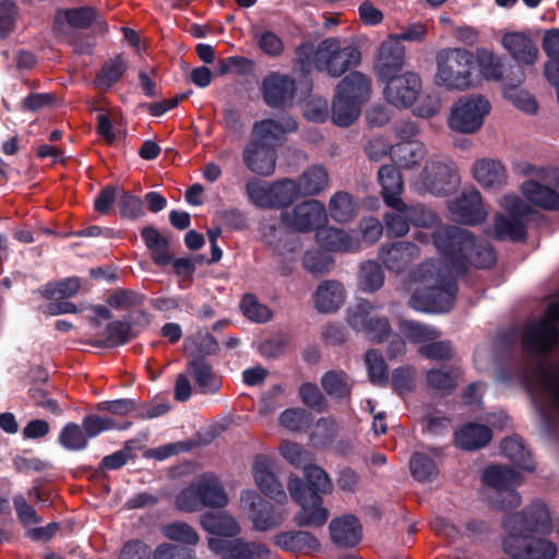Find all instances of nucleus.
Wrapping results in <instances>:
<instances>
[{
	"mask_svg": "<svg viewBox=\"0 0 559 559\" xmlns=\"http://www.w3.org/2000/svg\"><path fill=\"white\" fill-rule=\"evenodd\" d=\"M59 444L68 451H82L88 447V438L81 425L68 423L61 429L58 437Z\"/></svg>",
	"mask_w": 559,
	"mask_h": 559,
	"instance_id": "de8ad7c7",
	"label": "nucleus"
},
{
	"mask_svg": "<svg viewBox=\"0 0 559 559\" xmlns=\"http://www.w3.org/2000/svg\"><path fill=\"white\" fill-rule=\"evenodd\" d=\"M358 211V205L353 197L344 191L336 192L329 202L331 217L338 223L352 221Z\"/></svg>",
	"mask_w": 559,
	"mask_h": 559,
	"instance_id": "c03bdc74",
	"label": "nucleus"
},
{
	"mask_svg": "<svg viewBox=\"0 0 559 559\" xmlns=\"http://www.w3.org/2000/svg\"><path fill=\"white\" fill-rule=\"evenodd\" d=\"M150 249V257L153 262L158 266L171 265L177 276L183 281L192 282L195 267L193 261L186 258H175L174 253L169 250L170 247H147Z\"/></svg>",
	"mask_w": 559,
	"mask_h": 559,
	"instance_id": "c756f323",
	"label": "nucleus"
},
{
	"mask_svg": "<svg viewBox=\"0 0 559 559\" xmlns=\"http://www.w3.org/2000/svg\"><path fill=\"white\" fill-rule=\"evenodd\" d=\"M282 455L290 464L302 466L304 478L290 476L287 489L292 499L300 507L294 522L297 526H322L329 518V511L322 507L323 495L332 491V481L328 473L318 465L307 464L310 453L295 442H285Z\"/></svg>",
	"mask_w": 559,
	"mask_h": 559,
	"instance_id": "f257e3e1",
	"label": "nucleus"
},
{
	"mask_svg": "<svg viewBox=\"0 0 559 559\" xmlns=\"http://www.w3.org/2000/svg\"><path fill=\"white\" fill-rule=\"evenodd\" d=\"M440 249L439 254L445 255L447 253L454 252L460 257L464 264L461 277L464 278L466 284L473 286L477 281V273L471 272L474 269H489L497 261L495 247H437Z\"/></svg>",
	"mask_w": 559,
	"mask_h": 559,
	"instance_id": "f3484780",
	"label": "nucleus"
},
{
	"mask_svg": "<svg viewBox=\"0 0 559 559\" xmlns=\"http://www.w3.org/2000/svg\"><path fill=\"white\" fill-rule=\"evenodd\" d=\"M145 299L143 294L132 289L117 288L107 298V304L114 309H126L142 305Z\"/></svg>",
	"mask_w": 559,
	"mask_h": 559,
	"instance_id": "69168bd1",
	"label": "nucleus"
},
{
	"mask_svg": "<svg viewBox=\"0 0 559 559\" xmlns=\"http://www.w3.org/2000/svg\"><path fill=\"white\" fill-rule=\"evenodd\" d=\"M337 92L361 106L370 96L371 81L360 72H353L338 83Z\"/></svg>",
	"mask_w": 559,
	"mask_h": 559,
	"instance_id": "4c0bfd02",
	"label": "nucleus"
},
{
	"mask_svg": "<svg viewBox=\"0 0 559 559\" xmlns=\"http://www.w3.org/2000/svg\"><path fill=\"white\" fill-rule=\"evenodd\" d=\"M543 49L549 61L545 64V75L547 80L557 87L559 92V29L552 28L545 33L543 38Z\"/></svg>",
	"mask_w": 559,
	"mask_h": 559,
	"instance_id": "58836bf2",
	"label": "nucleus"
},
{
	"mask_svg": "<svg viewBox=\"0 0 559 559\" xmlns=\"http://www.w3.org/2000/svg\"><path fill=\"white\" fill-rule=\"evenodd\" d=\"M369 381L374 385L388 382V365L379 349H368L365 354Z\"/></svg>",
	"mask_w": 559,
	"mask_h": 559,
	"instance_id": "864d4df0",
	"label": "nucleus"
},
{
	"mask_svg": "<svg viewBox=\"0 0 559 559\" xmlns=\"http://www.w3.org/2000/svg\"><path fill=\"white\" fill-rule=\"evenodd\" d=\"M240 501L249 507L254 528L258 531L272 530L283 521L282 513L270 501L264 500L253 490H242Z\"/></svg>",
	"mask_w": 559,
	"mask_h": 559,
	"instance_id": "412c9836",
	"label": "nucleus"
},
{
	"mask_svg": "<svg viewBox=\"0 0 559 559\" xmlns=\"http://www.w3.org/2000/svg\"><path fill=\"white\" fill-rule=\"evenodd\" d=\"M80 288V278L72 276L55 283H48L40 293L48 299H66L74 296Z\"/></svg>",
	"mask_w": 559,
	"mask_h": 559,
	"instance_id": "bf43d9fd",
	"label": "nucleus"
},
{
	"mask_svg": "<svg viewBox=\"0 0 559 559\" xmlns=\"http://www.w3.org/2000/svg\"><path fill=\"white\" fill-rule=\"evenodd\" d=\"M163 533L170 540L190 546H195L200 540V536L197 531L186 522L177 521L167 524L164 527Z\"/></svg>",
	"mask_w": 559,
	"mask_h": 559,
	"instance_id": "052dcab7",
	"label": "nucleus"
},
{
	"mask_svg": "<svg viewBox=\"0 0 559 559\" xmlns=\"http://www.w3.org/2000/svg\"><path fill=\"white\" fill-rule=\"evenodd\" d=\"M559 342V302L547 306L538 321L527 323L521 335L523 353L534 358H546Z\"/></svg>",
	"mask_w": 559,
	"mask_h": 559,
	"instance_id": "6e6552de",
	"label": "nucleus"
},
{
	"mask_svg": "<svg viewBox=\"0 0 559 559\" xmlns=\"http://www.w3.org/2000/svg\"><path fill=\"white\" fill-rule=\"evenodd\" d=\"M297 181L285 179L272 183V207H283L292 204L299 195Z\"/></svg>",
	"mask_w": 559,
	"mask_h": 559,
	"instance_id": "5fc2aeb1",
	"label": "nucleus"
},
{
	"mask_svg": "<svg viewBox=\"0 0 559 559\" xmlns=\"http://www.w3.org/2000/svg\"><path fill=\"white\" fill-rule=\"evenodd\" d=\"M385 81L383 91L388 103L397 108H408L418 98L421 92V79L413 71L393 75Z\"/></svg>",
	"mask_w": 559,
	"mask_h": 559,
	"instance_id": "a211bd4d",
	"label": "nucleus"
},
{
	"mask_svg": "<svg viewBox=\"0 0 559 559\" xmlns=\"http://www.w3.org/2000/svg\"><path fill=\"white\" fill-rule=\"evenodd\" d=\"M500 206L507 211L512 218L502 214L495 216L491 237L497 241H523L525 240V227L519 217L527 216L532 210L523 199L515 194H507L501 198Z\"/></svg>",
	"mask_w": 559,
	"mask_h": 559,
	"instance_id": "9b49d317",
	"label": "nucleus"
},
{
	"mask_svg": "<svg viewBox=\"0 0 559 559\" xmlns=\"http://www.w3.org/2000/svg\"><path fill=\"white\" fill-rule=\"evenodd\" d=\"M360 114V106L336 92L332 105V120L340 127L352 124Z\"/></svg>",
	"mask_w": 559,
	"mask_h": 559,
	"instance_id": "49530a36",
	"label": "nucleus"
},
{
	"mask_svg": "<svg viewBox=\"0 0 559 559\" xmlns=\"http://www.w3.org/2000/svg\"><path fill=\"white\" fill-rule=\"evenodd\" d=\"M13 504L20 522L26 530V535L35 540V509L21 495L13 498Z\"/></svg>",
	"mask_w": 559,
	"mask_h": 559,
	"instance_id": "774afa93",
	"label": "nucleus"
},
{
	"mask_svg": "<svg viewBox=\"0 0 559 559\" xmlns=\"http://www.w3.org/2000/svg\"><path fill=\"white\" fill-rule=\"evenodd\" d=\"M459 183L460 177L454 166L436 157L426 163L417 182L420 190L436 195L452 192Z\"/></svg>",
	"mask_w": 559,
	"mask_h": 559,
	"instance_id": "2eb2a0df",
	"label": "nucleus"
},
{
	"mask_svg": "<svg viewBox=\"0 0 559 559\" xmlns=\"http://www.w3.org/2000/svg\"><path fill=\"white\" fill-rule=\"evenodd\" d=\"M81 426L88 440H91L105 431L116 429V420L110 417H103L98 414H87L82 418Z\"/></svg>",
	"mask_w": 559,
	"mask_h": 559,
	"instance_id": "0e129e2a",
	"label": "nucleus"
},
{
	"mask_svg": "<svg viewBox=\"0 0 559 559\" xmlns=\"http://www.w3.org/2000/svg\"><path fill=\"white\" fill-rule=\"evenodd\" d=\"M396 213L385 215L388 234L402 237L408 231V219L417 225L416 238L423 245H475L474 236L465 228L450 225H432L437 222L433 213L421 207L395 209Z\"/></svg>",
	"mask_w": 559,
	"mask_h": 559,
	"instance_id": "7ed1b4c3",
	"label": "nucleus"
},
{
	"mask_svg": "<svg viewBox=\"0 0 559 559\" xmlns=\"http://www.w3.org/2000/svg\"><path fill=\"white\" fill-rule=\"evenodd\" d=\"M282 223L289 229L299 233L317 230L316 237L320 245H347L352 238L340 228L325 226L328 213L324 204L318 200H308L292 210L281 213Z\"/></svg>",
	"mask_w": 559,
	"mask_h": 559,
	"instance_id": "423d86ee",
	"label": "nucleus"
},
{
	"mask_svg": "<svg viewBox=\"0 0 559 559\" xmlns=\"http://www.w3.org/2000/svg\"><path fill=\"white\" fill-rule=\"evenodd\" d=\"M239 307L242 314L252 322L264 323L272 319L271 309L266 305L259 302L253 294H245Z\"/></svg>",
	"mask_w": 559,
	"mask_h": 559,
	"instance_id": "6e6d98bb",
	"label": "nucleus"
},
{
	"mask_svg": "<svg viewBox=\"0 0 559 559\" xmlns=\"http://www.w3.org/2000/svg\"><path fill=\"white\" fill-rule=\"evenodd\" d=\"M134 441L128 440L124 442L122 449L106 455L98 464L100 471H117L123 467L132 457V450L134 449Z\"/></svg>",
	"mask_w": 559,
	"mask_h": 559,
	"instance_id": "338daca9",
	"label": "nucleus"
},
{
	"mask_svg": "<svg viewBox=\"0 0 559 559\" xmlns=\"http://www.w3.org/2000/svg\"><path fill=\"white\" fill-rule=\"evenodd\" d=\"M264 102L273 108L290 106L296 94V81L280 72L267 74L261 85Z\"/></svg>",
	"mask_w": 559,
	"mask_h": 559,
	"instance_id": "aec40b11",
	"label": "nucleus"
},
{
	"mask_svg": "<svg viewBox=\"0 0 559 559\" xmlns=\"http://www.w3.org/2000/svg\"><path fill=\"white\" fill-rule=\"evenodd\" d=\"M418 353L431 360L449 361L454 356V347L451 341H430L418 348Z\"/></svg>",
	"mask_w": 559,
	"mask_h": 559,
	"instance_id": "680f3d73",
	"label": "nucleus"
},
{
	"mask_svg": "<svg viewBox=\"0 0 559 559\" xmlns=\"http://www.w3.org/2000/svg\"><path fill=\"white\" fill-rule=\"evenodd\" d=\"M297 57L302 71L310 72L313 63L316 69L337 78L349 67L358 64L360 52L354 46H342L340 39L331 37L322 40L316 50L311 45L299 46Z\"/></svg>",
	"mask_w": 559,
	"mask_h": 559,
	"instance_id": "0eeeda50",
	"label": "nucleus"
},
{
	"mask_svg": "<svg viewBox=\"0 0 559 559\" xmlns=\"http://www.w3.org/2000/svg\"><path fill=\"white\" fill-rule=\"evenodd\" d=\"M274 543L282 550L290 552H310L319 549L320 543L316 536L305 531L282 532L274 536Z\"/></svg>",
	"mask_w": 559,
	"mask_h": 559,
	"instance_id": "473e14b6",
	"label": "nucleus"
},
{
	"mask_svg": "<svg viewBox=\"0 0 559 559\" xmlns=\"http://www.w3.org/2000/svg\"><path fill=\"white\" fill-rule=\"evenodd\" d=\"M405 61V49L395 37L389 36L382 43L377 61V71L381 80H386L393 75H400Z\"/></svg>",
	"mask_w": 559,
	"mask_h": 559,
	"instance_id": "393cba45",
	"label": "nucleus"
},
{
	"mask_svg": "<svg viewBox=\"0 0 559 559\" xmlns=\"http://www.w3.org/2000/svg\"><path fill=\"white\" fill-rule=\"evenodd\" d=\"M246 192L249 200L257 206L272 209V183L267 185L258 179L247 182Z\"/></svg>",
	"mask_w": 559,
	"mask_h": 559,
	"instance_id": "e2e57ef3",
	"label": "nucleus"
},
{
	"mask_svg": "<svg viewBox=\"0 0 559 559\" xmlns=\"http://www.w3.org/2000/svg\"><path fill=\"white\" fill-rule=\"evenodd\" d=\"M503 528L507 535H548L552 531L550 511L544 502L533 501L522 511L507 515Z\"/></svg>",
	"mask_w": 559,
	"mask_h": 559,
	"instance_id": "f8f14e48",
	"label": "nucleus"
},
{
	"mask_svg": "<svg viewBox=\"0 0 559 559\" xmlns=\"http://www.w3.org/2000/svg\"><path fill=\"white\" fill-rule=\"evenodd\" d=\"M345 298L343 285L333 280H326L319 284L313 300L316 308L321 313L336 311Z\"/></svg>",
	"mask_w": 559,
	"mask_h": 559,
	"instance_id": "7c9ffc66",
	"label": "nucleus"
},
{
	"mask_svg": "<svg viewBox=\"0 0 559 559\" xmlns=\"http://www.w3.org/2000/svg\"><path fill=\"white\" fill-rule=\"evenodd\" d=\"M502 47L520 63L532 66L538 59V47L524 32H508L502 35Z\"/></svg>",
	"mask_w": 559,
	"mask_h": 559,
	"instance_id": "b1692460",
	"label": "nucleus"
},
{
	"mask_svg": "<svg viewBox=\"0 0 559 559\" xmlns=\"http://www.w3.org/2000/svg\"><path fill=\"white\" fill-rule=\"evenodd\" d=\"M329 183V175L323 167L313 166L307 169L297 180L298 188L302 195H314L320 193Z\"/></svg>",
	"mask_w": 559,
	"mask_h": 559,
	"instance_id": "a18cd8bd",
	"label": "nucleus"
},
{
	"mask_svg": "<svg viewBox=\"0 0 559 559\" xmlns=\"http://www.w3.org/2000/svg\"><path fill=\"white\" fill-rule=\"evenodd\" d=\"M127 70V64L121 56L107 61L95 79V84L99 88H109L120 80Z\"/></svg>",
	"mask_w": 559,
	"mask_h": 559,
	"instance_id": "4d7b16f0",
	"label": "nucleus"
},
{
	"mask_svg": "<svg viewBox=\"0 0 559 559\" xmlns=\"http://www.w3.org/2000/svg\"><path fill=\"white\" fill-rule=\"evenodd\" d=\"M451 217L462 224L475 225L484 222L488 215L476 189H465L454 200L449 202Z\"/></svg>",
	"mask_w": 559,
	"mask_h": 559,
	"instance_id": "6ab92c4d",
	"label": "nucleus"
},
{
	"mask_svg": "<svg viewBox=\"0 0 559 559\" xmlns=\"http://www.w3.org/2000/svg\"><path fill=\"white\" fill-rule=\"evenodd\" d=\"M401 333L412 343H428L430 341L438 340L441 336V332L430 325L413 321L405 320L400 324Z\"/></svg>",
	"mask_w": 559,
	"mask_h": 559,
	"instance_id": "8fccbe9b",
	"label": "nucleus"
},
{
	"mask_svg": "<svg viewBox=\"0 0 559 559\" xmlns=\"http://www.w3.org/2000/svg\"><path fill=\"white\" fill-rule=\"evenodd\" d=\"M419 255V247H381L379 259L391 272L401 273Z\"/></svg>",
	"mask_w": 559,
	"mask_h": 559,
	"instance_id": "e433bc0d",
	"label": "nucleus"
},
{
	"mask_svg": "<svg viewBox=\"0 0 559 559\" xmlns=\"http://www.w3.org/2000/svg\"><path fill=\"white\" fill-rule=\"evenodd\" d=\"M476 60L481 75L487 81H501L503 78L502 59L488 49H478Z\"/></svg>",
	"mask_w": 559,
	"mask_h": 559,
	"instance_id": "603ef678",
	"label": "nucleus"
},
{
	"mask_svg": "<svg viewBox=\"0 0 559 559\" xmlns=\"http://www.w3.org/2000/svg\"><path fill=\"white\" fill-rule=\"evenodd\" d=\"M201 527L217 538L236 537L240 533L237 521L224 511H207L200 516Z\"/></svg>",
	"mask_w": 559,
	"mask_h": 559,
	"instance_id": "cd10ccee",
	"label": "nucleus"
},
{
	"mask_svg": "<svg viewBox=\"0 0 559 559\" xmlns=\"http://www.w3.org/2000/svg\"><path fill=\"white\" fill-rule=\"evenodd\" d=\"M187 370L192 374L201 393H216L219 390L221 383L215 379L213 366L202 355L190 358Z\"/></svg>",
	"mask_w": 559,
	"mask_h": 559,
	"instance_id": "c9c22d12",
	"label": "nucleus"
},
{
	"mask_svg": "<svg viewBox=\"0 0 559 559\" xmlns=\"http://www.w3.org/2000/svg\"><path fill=\"white\" fill-rule=\"evenodd\" d=\"M461 376L462 371L459 368L450 370L432 368L427 371L426 382L430 389L439 392L442 396H449L455 391Z\"/></svg>",
	"mask_w": 559,
	"mask_h": 559,
	"instance_id": "37998d69",
	"label": "nucleus"
},
{
	"mask_svg": "<svg viewBox=\"0 0 559 559\" xmlns=\"http://www.w3.org/2000/svg\"><path fill=\"white\" fill-rule=\"evenodd\" d=\"M384 283V273L380 264L374 261H365L359 266L358 284L366 293L379 290Z\"/></svg>",
	"mask_w": 559,
	"mask_h": 559,
	"instance_id": "09e8293b",
	"label": "nucleus"
},
{
	"mask_svg": "<svg viewBox=\"0 0 559 559\" xmlns=\"http://www.w3.org/2000/svg\"><path fill=\"white\" fill-rule=\"evenodd\" d=\"M209 549L221 559H267L271 550L262 543H248L242 538L207 539Z\"/></svg>",
	"mask_w": 559,
	"mask_h": 559,
	"instance_id": "dca6fc26",
	"label": "nucleus"
},
{
	"mask_svg": "<svg viewBox=\"0 0 559 559\" xmlns=\"http://www.w3.org/2000/svg\"><path fill=\"white\" fill-rule=\"evenodd\" d=\"M329 530L332 542L341 548H353L362 537L359 520L352 514L333 519L330 522Z\"/></svg>",
	"mask_w": 559,
	"mask_h": 559,
	"instance_id": "bb28decb",
	"label": "nucleus"
},
{
	"mask_svg": "<svg viewBox=\"0 0 559 559\" xmlns=\"http://www.w3.org/2000/svg\"><path fill=\"white\" fill-rule=\"evenodd\" d=\"M425 155V145L418 141H403L392 147V159L396 165L405 169L417 166Z\"/></svg>",
	"mask_w": 559,
	"mask_h": 559,
	"instance_id": "79ce46f5",
	"label": "nucleus"
},
{
	"mask_svg": "<svg viewBox=\"0 0 559 559\" xmlns=\"http://www.w3.org/2000/svg\"><path fill=\"white\" fill-rule=\"evenodd\" d=\"M378 177L386 205L392 209L405 207V203L400 198L403 191V180L396 167L393 165L382 166L378 171Z\"/></svg>",
	"mask_w": 559,
	"mask_h": 559,
	"instance_id": "c85d7f7f",
	"label": "nucleus"
},
{
	"mask_svg": "<svg viewBox=\"0 0 559 559\" xmlns=\"http://www.w3.org/2000/svg\"><path fill=\"white\" fill-rule=\"evenodd\" d=\"M490 110L491 105L485 96H462L451 106L448 126L455 132L474 134L481 129Z\"/></svg>",
	"mask_w": 559,
	"mask_h": 559,
	"instance_id": "9d476101",
	"label": "nucleus"
},
{
	"mask_svg": "<svg viewBox=\"0 0 559 559\" xmlns=\"http://www.w3.org/2000/svg\"><path fill=\"white\" fill-rule=\"evenodd\" d=\"M524 202L530 206H536L544 211H559V193L534 179H527L520 187Z\"/></svg>",
	"mask_w": 559,
	"mask_h": 559,
	"instance_id": "a878e982",
	"label": "nucleus"
},
{
	"mask_svg": "<svg viewBox=\"0 0 559 559\" xmlns=\"http://www.w3.org/2000/svg\"><path fill=\"white\" fill-rule=\"evenodd\" d=\"M372 309L370 301L360 300L348 309L347 322L353 330L364 333L372 343L381 344L391 336L392 328L386 317L371 316Z\"/></svg>",
	"mask_w": 559,
	"mask_h": 559,
	"instance_id": "4468645a",
	"label": "nucleus"
},
{
	"mask_svg": "<svg viewBox=\"0 0 559 559\" xmlns=\"http://www.w3.org/2000/svg\"><path fill=\"white\" fill-rule=\"evenodd\" d=\"M360 247H312L302 257L304 269L314 276L330 273L334 265L332 252L354 253Z\"/></svg>",
	"mask_w": 559,
	"mask_h": 559,
	"instance_id": "5701e85b",
	"label": "nucleus"
},
{
	"mask_svg": "<svg viewBox=\"0 0 559 559\" xmlns=\"http://www.w3.org/2000/svg\"><path fill=\"white\" fill-rule=\"evenodd\" d=\"M463 270L464 264L454 252L439 254V259L420 263L411 271L409 277L425 286L412 293L408 299L409 307L420 312H450L455 305L459 293L457 280Z\"/></svg>",
	"mask_w": 559,
	"mask_h": 559,
	"instance_id": "f03ea898",
	"label": "nucleus"
},
{
	"mask_svg": "<svg viewBox=\"0 0 559 559\" xmlns=\"http://www.w3.org/2000/svg\"><path fill=\"white\" fill-rule=\"evenodd\" d=\"M199 493L202 507L224 508L228 497L218 479L212 473H204L198 479Z\"/></svg>",
	"mask_w": 559,
	"mask_h": 559,
	"instance_id": "72a5a7b5",
	"label": "nucleus"
},
{
	"mask_svg": "<svg viewBox=\"0 0 559 559\" xmlns=\"http://www.w3.org/2000/svg\"><path fill=\"white\" fill-rule=\"evenodd\" d=\"M484 485L495 489L490 503L500 510L515 509L521 503V496L515 486L522 484V476L513 467L508 465H490L481 475Z\"/></svg>",
	"mask_w": 559,
	"mask_h": 559,
	"instance_id": "1a4fd4ad",
	"label": "nucleus"
},
{
	"mask_svg": "<svg viewBox=\"0 0 559 559\" xmlns=\"http://www.w3.org/2000/svg\"><path fill=\"white\" fill-rule=\"evenodd\" d=\"M321 385L325 393L334 399L342 400L349 397L352 385L343 371L330 370L321 378Z\"/></svg>",
	"mask_w": 559,
	"mask_h": 559,
	"instance_id": "3c124183",
	"label": "nucleus"
},
{
	"mask_svg": "<svg viewBox=\"0 0 559 559\" xmlns=\"http://www.w3.org/2000/svg\"><path fill=\"white\" fill-rule=\"evenodd\" d=\"M297 130V122L290 117L281 121L266 119L254 123L252 139L243 148L247 168L262 176H271L276 166L275 142L284 134Z\"/></svg>",
	"mask_w": 559,
	"mask_h": 559,
	"instance_id": "20e7f679",
	"label": "nucleus"
},
{
	"mask_svg": "<svg viewBox=\"0 0 559 559\" xmlns=\"http://www.w3.org/2000/svg\"><path fill=\"white\" fill-rule=\"evenodd\" d=\"M252 474L258 488L264 496L277 503H283L287 500L283 485L271 471V462L267 457L258 456L255 459L252 465Z\"/></svg>",
	"mask_w": 559,
	"mask_h": 559,
	"instance_id": "4be33fe9",
	"label": "nucleus"
},
{
	"mask_svg": "<svg viewBox=\"0 0 559 559\" xmlns=\"http://www.w3.org/2000/svg\"><path fill=\"white\" fill-rule=\"evenodd\" d=\"M412 476L418 481H428L438 475L436 462L426 453L415 452L409 461Z\"/></svg>",
	"mask_w": 559,
	"mask_h": 559,
	"instance_id": "13d9d810",
	"label": "nucleus"
},
{
	"mask_svg": "<svg viewBox=\"0 0 559 559\" xmlns=\"http://www.w3.org/2000/svg\"><path fill=\"white\" fill-rule=\"evenodd\" d=\"M492 439V430L483 424L468 423L455 431L454 441L464 450H477L486 447Z\"/></svg>",
	"mask_w": 559,
	"mask_h": 559,
	"instance_id": "2f4dec72",
	"label": "nucleus"
},
{
	"mask_svg": "<svg viewBox=\"0 0 559 559\" xmlns=\"http://www.w3.org/2000/svg\"><path fill=\"white\" fill-rule=\"evenodd\" d=\"M107 336L92 342L97 348H114L129 343L135 337L132 325L129 322L115 320L106 325Z\"/></svg>",
	"mask_w": 559,
	"mask_h": 559,
	"instance_id": "a19ab883",
	"label": "nucleus"
},
{
	"mask_svg": "<svg viewBox=\"0 0 559 559\" xmlns=\"http://www.w3.org/2000/svg\"><path fill=\"white\" fill-rule=\"evenodd\" d=\"M473 175L475 180L486 188L500 187L507 180L504 166L499 160L489 158H481L475 162Z\"/></svg>",
	"mask_w": 559,
	"mask_h": 559,
	"instance_id": "f704fd0d",
	"label": "nucleus"
},
{
	"mask_svg": "<svg viewBox=\"0 0 559 559\" xmlns=\"http://www.w3.org/2000/svg\"><path fill=\"white\" fill-rule=\"evenodd\" d=\"M433 83L450 93H463L479 84L475 70V56L461 47H445L436 52Z\"/></svg>",
	"mask_w": 559,
	"mask_h": 559,
	"instance_id": "39448f33",
	"label": "nucleus"
},
{
	"mask_svg": "<svg viewBox=\"0 0 559 559\" xmlns=\"http://www.w3.org/2000/svg\"><path fill=\"white\" fill-rule=\"evenodd\" d=\"M502 454L512 461L518 467L526 472L535 469V462L530 450L525 448L520 437H508L501 441Z\"/></svg>",
	"mask_w": 559,
	"mask_h": 559,
	"instance_id": "ea45409f",
	"label": "nucleus"
},
{
	"mask_svg": "<svg viewBox=\"0 0 559 559\" xmlns=\"http://www.w3.org/2000/svg\"><path fill=\"white\" fill-rule=\"evenodd\" d=\"M502 548L511 559H555L558 554L554 542L530 534L506 535Z\"/></svg>",
	"mask_w": 559,
	"mask_h": 559,
	"instance_id": "ddd939ff",
	"label": "nucleus"
}]
</instances>
